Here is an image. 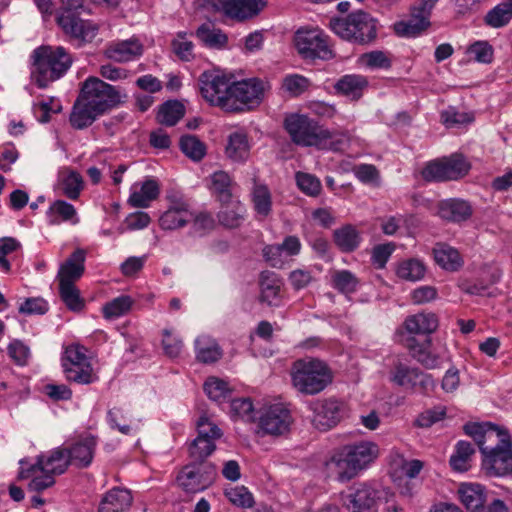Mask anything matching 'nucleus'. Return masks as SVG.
<instances>
[{
  "mask_svg": "<svg viewBox=\"0 0 512 512\" xmlns=\"http://www.w3.org/2000/svg\"><path fill=\"white\" fill-rule=\"evenodd\" d=\"M343 506L349 512H378L381 502L380 492L368 483H355L341 493Z\"/></svg>",
  "mask_w": 512,
  "mask_h": 512,
  "instance_id": "2eb2a0df",
  "label": "nucleus"
},
{
  "mask_svg": "<svg viewBox=\"0 0 512 512\" xmlns=\"http://www.w3.org/2000/svg\"><path fill=\"white\" fill-rule=\"evenodd\" d=\"M79 96L92 106L93 111L104 114L122 102L126 98L120 87L113 86L98 77H88L81 85Z\"/></svg>",
  "mask_w": 512,
  "mask_h": 512,
  "instance_id": "1a4fd4ad",
  "label": "nucleus"
},
{
  "mask_svg": "<svg viewBox=\"0 0 512 512\" xmlns=\"http://www.w3.org/2000/svg\"><path fill=\"white\" fill-rule=\"evenodd\" d=\"M290 376L292 386L303 395H316L333 381V373L327 363L313 357L294 361Z\"/></svg>",
  "mask_w": 512,
  "mask_h": 512,
  "instance_id": "39448f33",
  "label": "nucleus"
},
{
  "mask_svg": "<svg viewBox=\"0 0 512 512\" xmlns=\"http://www.w3.org/2000/svg\"><path fill=\"white\" fill-rule=\"evenodd\" d=\"M217 476L213 464L191 462L177 476L178 485L187 493H197L207 489Z\"/></svg>",
  "mask_w": 512,
  "mask_h": 512,
  "instance_id": "dca6fc26",
  "label": "nucleus"
},
{
  "mask_svg": "<svg viewBox=\"0 0 512 512\" xmlns=\"http://www.w3.org/2000/svg\"><path fill=\"white\" fill-rule=\"evenodd\" d=\"M245 207L239 202H232L231 206L223 208L219 214V222L227 228H237L244 221Z\"/></svg>",
  "mask_w": 512,
  "mask_h": 512,
  "instance_id": "09e8293b",
  "label": "nucleus"
},
{
  "mask_svg": "<svg viewBox=\"0 0 512 512\" xmlns=\"http://www.w3.org/2000/svg\"><path fill=\"white\" fill-rule=\"evenodd\" d=\"M215 11L239 22L252 19L267 6V0H207Z\"/></svg>",
  "mask_w": 512,
  "mask_h": 512,
  "instance_id": "6ab92c4d",
  "label": "nucleus"
},
{
  "mask_svg": "<svg viewBox=\"0 0 512 512\" xmlns=\"http://www.w3.org/2000/svg\"><path fill=\"white\" fill-rule=\"evenodd\" d=\"M252 203L257 215L266 218L272 210V196L266 185L254 184L252 189Z\"/></svg>",
  "mask_w": 512,
  "mask_h": 512,
  "instance_id": "37998d69",
  "label": "nucleus"
},
{
  "mask_svg": "<svg viewBox=\"0 0 512 512\" xmlns=\"http://www.w3.org/2000/svg\"><path fill=\"white\" fill-rule=\"evenodd\" d=\"M309 80L302 75H287L282 82L283 89L291 96L296 97L304 93L309 87Z\"/></svg>",
  "mask_w": 512,
  "mask_h": 512,
  "instance_id": "bf43d9fd",
  "label": "nucleus"
},
{
  "mask_svg": "<svg viewBox=\"0 0 512 512\" xmlns=\"http://www.w3.org/2000/svg\"><path fill=\"white\" fill-rule=\"evenodd\" d=\"M204 391L207 396L217 402H221L231 395V389L224 380L211 377L204 383Z\"/></svg>",
  "mask_w": 512,
  "mask_h": 512,
  "instance_id": "6e6d98bb",
  "label": "nucleus"
},
{
  "mask_svg": "<svg viewBox=\"0 0 512 512\" xmlns=\"http://www.w3.org/2000/svg\"><path fill=\"white\" fill-rule=\"evenodd\" d=\"M233 181L225 171H216L210 176L209 189L213 196L222 204H228L232 199Z\"/></svg>",
  "mask_w": 512,
  "mask_h": 512,
  "instance_id": "473e14b6",
  "label": "nucleus"
},
{
  "mask_svg": "<svg viewBox=\"0 0 512 512\" xmlns=\"http://www.w3.org/2000/svg\"><path fill=\"white\" fill-rule=\"evenodd\" d=\"M8 354L13 361L20 366L27 364L30 357V349L23 342L14 340L8 345Z\"/></svg>",
  "mask_w": 512,
  "mask_h": 512,
  "instance_id": "774afa93",
  "label": "nucleus"
},
{
  "mask_svg": "<svg viewBox=\"0 0 512 512\" xmlns=\"http://www.w3.org/2000/svg\"><path fill=\"white\" fill-rule=\"evenodd\" d=\"M86 253L83 249H76L65 262L60 265L57 279L59 284H75L85 271Z\"/></svg>",
  "mask_w": 512,
  "mask_h": 512,
  "instance_id": "5701e85b",
  "label": "nucleus"
},
{
  "mask_svg": "<svg viewBox=\"0 0 512 512\" xmlns=\"http://www.w3.org/2000/svg\"><path fill=\"white\" fill-rule=\"evenodd\" d=\"M292 418L288 409L275 404L263 411L259 418V428L263 434L282 435L289 430Z\"/></svg>",
  "mask_w": 512,
  "mask_h": 512,
  "instance_id": "412c9836",
  "label": "nucleus"
},
{
  "mask_svg": "<svg viewBox=\"0 0 512 512\" xmlns=\"http://www.w3.org/2000/svg\"><path fill=\"white\" fill-rule=\"evenodd\" d=\"M133 303L134 301L130 296L121 295L103 306V315L106 319L121 317L130 311Z\"/></svg>",
  "mask_w": 512,
  "mask_h": 512,
  "instance_id": "603ef678",
  "label": "nucleus"
},
{
  "mask_svg": "<svg viewBox=\"0 0 512 512\" xmlns=\"http://www.w3.org/2000/svg\"><path fill=\"white\" fill-rule=\"evenodd\" d=\"M49 223L52 225H58L61 222H72L73 224L78 223L77 211L75 207L64 201H54L48 210Z\"/></svg>",
  "mask_w": 512,
  "mask_h": 512,
  "instance_id": "58836bf2",
  "label": "nucleus"
},
{
  "mask_svg": "<svg viewBox=\"0 0 512 512\" xmlns=\"http://www.w3.org/2000/svg\"><path fill=\"white\" fill-rule=\"evenodd\" d=\"M57 23L63 32L80 43L91 42L98 33V26L79 18V10L84 8V0H60Z\"/></svg>",
  "mask_w": 512,
  "mask_h": 512,
  "instance_id": "0eeeda50",
  "label": "nucleus"
},
{
  "mask_svg": "<svg viewBox=\"0 0 512 512\" xmlns=\"http://www.w3.org/2000/svg\"><path fill=\"white\" fill-rule=\"evenodd\" d=\"M195 35L204 45L211 48L224 47L228 41L226 34L210 23H204L199 26Z\"/></svg>",
  "mask_w": 512,
  "mask_h": 512,
  "instance_id": "79ce46f5",
  "label": "nucleus"
},
{
  "mask_svg": "<svg viewBox=\"0 0 512 512\" xmlns=\"http://www.w3.org/2000/svg\"><path fill=\"white\" fill-rule=\"evenodd\" d=\"M181 151L191 160L200 161L206 155V145L194 135H184L180 139Z\"/></svg>",
  "mask_w": 512,
  "mask_h": 512,
  "instance_id": "3c124183",
  "label": "nucleus"
},
{
  "mask_svg": "<svg viewBox=\"0 0 512 512\" xmlns=\"http://www.w3.org/2000/svg\"><path fill=\"white\" fill-rule=\"evenodd\" d=\"M433 254L436 263L445 270L457 271L463 265L459 252L447 244L437 243L433 248Z\"/></svg>",
  "mask_w": 512,
  "mask_h": 512,
  "instance_id": "72a5a7b5",
  "label": "nucleus"
},
{
  "mask_svg": "<svg viewBox=\"0 0 512 512\" xmlns=\"http://www.w3.org/2000/svg\"><path fill=\"white\" fill-rule=\"evenodd\" d=\"M404 327L410 334L429 335L438 328V318L434 313H417L406 318Z\"/></svg>",
  "mask_w": 512,
  "mask_h": 512,
  "instance_id": "7c9ffc66",
  "label": "nucleus"
},
{
  "mask_svg": "<svg viewBox=\"0 0 512 512\" xmlns=\"http://www.w3.org/2000/svg\"><path fill=\"white\" fill-rule=\"evenodd\" d=\"M468 53L481 63H490L493 59V48L486 41H478L470 45Z\"/></svg>",
  "mask_w": 512,
  "mask_h": 512,
  "instance_id": "69168bd1",
  "label": "nucleus"
},
{
  "mask_svg": "<svg viewBox=\"0 0 512 512\" xmlns=\"http://www.w3.org/2000/svg\"><path fill=\"white\" fill-rule=\"evenodd\" d=\"M474 455L475 448L470 442L458 441L455 446V451L449 459V464L456 472H466L471 467Z\"/></svg>",
  "mask_w": 512,
  "mask_h": 512,
  "instance_id": "e433bc0d",
  "label": "nucleus"
},
{
  "mask_svg": "<svg viewBox=\"0 0 512 512\" xmlns=\"http://www.w3.org/2000/svg\"><path fill=\"white\" fill-rule=\"evenodd\" d=\"M97 440L87 435L79 438L69 449H66L70 464L76 467H87L91 464Z\"/></svg>",
  "mask_w": 512,
  "mask_h": 512,
  "instance_id": "b1692460",
  "label": "nucleus"
},
{
  "mask_svg": "<svg viewBox=\"0 0 512 512\" xmlns=\"http://www.w3.org/2000/svg\"><path fill=\"white\" fill-rule=\"evenodd\" d=\"M367 87L368 79L360 74L344 75L334 86L338 94H341L353 101L359 100L363 96Z\"/></svg>",
  "mask_w": 512,
  "mask_h": 512,
  "instance_id": "a878e982",
  "label": "nucleus"
},
{
  "mask_svg": "<svg viewBox=\"0 0 512 512\" xmlns=\"http://www.w3.org/2000/svg\"><path fill=\"white\" fill-rule=\"evenodd\" d=\"M471 168L470 163L461 154H452L449 157L429 162L422 171L427 181L458 180L466 176Z\"/></svg>",
  "mask_w": 512,
  "mask_h": 512,
  "instance_id": "f8f14e48",
  "label": "nucleus"
},
{
  "mask_svg": "<svg viewBox=\"0 0 512 512\" xmlns=\"http://www.w3.org/2000/svg\"><path fill=\"white\" fill-rule=\"evenodd\" d=\"M101 114L93 111L92 106L80 97L76 99L70 114V124L76 129H84L90 126Z\"/></svg>",
  "mask_w": 512,
  "mask_h": 512,
  "instance_id": "f704fd0d",
  "label": "nucleus"
},
{
  "mask_svg": "<svg viewBox=\"0 0 512 512\" xmlns=\"http://www.w3.org/2000/svg\"><path fill=\"white\" fill-rule=\"evenodd\" d=\"M295 47L304 59L331 60L335 57L329 37L320 30H298Z\"/></svg>",
  "mask_w": 512,
  "mask_h": 512,
  "instance_id": "ddd939ff",
  "label": "nucleus"
},
{
  "mask_svg": "<svg viewBox=\"0 0 512 512\" xmlns=\"http://www.w3.org/2000/svg\"><path fill=\"white\" fill-rule=\"evenodd\" d=\"M462 504L472 512L484 509L486 502L485 488L480 484H462L458 491Z\"/></svg>",
  "mask_w": 512,
  "mask_h": 512,
  "instance_id": "2f4dec72",
  "label": "nucleus"
},
{
  "mask_svg": "<svg viewBox=\"0 0 512 512\" xmlns=\"http://www.w3.org/2000/svg\"><path fill=\"white\" fill-rule=\"evenodd\" d=\"M226 496L230 502L239 507L249 508L254 503L252 494L244 486L227 491Z\"/></svg>",
  "mask_w": 512,
  "mask_h": 512,
  "instance_id": "338daca9",
  "label": "nucleus"
},
{
  "mask_svg": "<svg viewBox=\"0 0 512 512\" xmlns=\"http://www.w3.org/2000/svg\"><path fill=\"white\" fill-rule=\"evenodd\" d=\"M184 114V105L177 100H170L160 106L157 121L166 126H174L183 118Z\"/></svg>",
  "mask_w": 512,
  "mask_h": 512,
  "instance_id": "c03bdc74",
  "label": "nucleus"
},
{
  "mask_svg": "<svg viewBox=\"0 0 512 512\" xmlns=\"http://www.w3.org/2000/svg\"><path fill=\"white\" fill-rule=\"evenodd\" d=\"M132 500V495L127 489L113 488L103 496L98 512H126Z\"/></svg>",
  "mask_w": 512,
  "mask_h": 512,
  "instance_id": "cd10ccee",
  "label": "nucleus"
},
{
  "mask_svg": "<svg viewBox=\"0 0 512 512\" xmlns=\"http://www.w3.org/2000/svg\"><path fill=\"white\" fill-rule=\"evenodd\" d=\"M296 181L299 189L310 196H316L321 191L320 181L313 175L307 173H297Z\"/></svg>",
  "mask_w": 512,
  "mask_h": 512,
  "instance_id": "0e129e2a",
  "label": "nucleus"
},
{
  "mask_svg": "<svg viewBox=\"0 0 512 512\" xmlns=\"http://www.w3.org/2000/svg\"><path fill=\"white\" fill-rule=\"evenodd\" d=\"M20 464L19 478H31L28 485L29 490L41 492L54 485L55 476L63 474L70 462L66 448L58 447L39 455L36 463L29 465L27 468L24 460H21Z\"/></svg>",
  "mask_w": 512,
  "mask_h": 512,
  "instance_id": "7ed1b4c3",
  "label": "nucleus"
},
{
  "mask_svg": "<svg viewBox=\"0 0 512 512\" xmlns=\"http://www.w3.org/2000/svg\"><path fill=\"white\" fill-rule=\"evenodd\" d=\"M266 83L258 78L232 82L230 95L225 102V111L243 112L260 105L264 98Z\"/></svg>",
  "mask_w": 512,
  "mask_h": 512,
  "instance_id": "9d476101",
  "label": "nucleus"
},
{
  "mask_svg": "<svg viewBox=\"0 0 512 512\" xmlns=\"http://www.w3.org/2000/svg\"><path fill=\"white\" fill-rule=\"evenodd\" d=\"M446 415V409L442 406L433 407L423 411L415 420V425L421 428L431 427L442 420Z\"/></svg>",
  "mask_w": 512,
  "mask_h": 512,
  "instance_id": "680f3d73",
  "label": "nucleus"
},
{
  "mask_svg": "<svg viewBox=\"0 0 512 512\" xmlns=\"http://www.w3.org/2000/svg\"><path fill=\"white\" fill-rule=\"evenodd\" d=\"M358 285V278L349 270H339L332 274V286L343 294L354 293Z\"/></svg>",
  "mask_w": 512,
  "mask_h": 512,
  "instance_id": "864d4df0",
  "label": "nucleus"
},
{
  "mask_svg": "<svg viewBox=\"0 0 512 512\" xmlns=\"http://www.w3.org/2000/svg\"><path fill=\"white\" fill-rule=\"evenodd\" d=\"M336 246L345 253L353 252L361 243V234L353 225H344L333 232Z\"/></svg>",
  "mask_w": 512,
  "mask_h": 512,
  "instance_id": "c9c22d12",
  "label": "nucleus"
},
{
  "mask_svg": "<svg viewBox=\"0 0 512 512\" xmlns=\"http://www.w3.org/2000/svg\"><path fill=\"white\" fill-rule=\"evenodd\" d=\"M511 19L512 9L504 2H501L486 13L484 23L491 28L497 29L508 25Z\"/></svg>",
  "mask_w": 512,
  "mask_h": 512,
  "instance_id": "8fccbe9b",
  "label": "nucleus"
},
{
  "mask_svg": "<svg viewBox=\"0 0 512 512\" xmlns=\"http://www.w3.org/2000/svg\"><path fill=\"white\" fill-rule=\"evenodd\" d=\"M284 127L293 143L299 146L325 148L327 139L334 135L306 115L291 114L285 118Z\"/></svg>",
  "mask_w": 512,
  "mask_h": 512,
  "instance_id": "6e6552de",
  "label": "nucleus"
},
{
  "mask_svg": "<svg viewBox=\"0 0 512 512\" xmlns=\"http://www.w3.org/2000/svg\"><path fill=\"white\" fill-rule=\"evenodd\" d=\"M159 195V186L155 180H146L140 190H134L129 199L128 203L132 207L145 208L148 207L150 202L155 200Z\"/></svg>",
  "mask_w": 512,
  "mask_h": 512,
  "instance_id": "ea45409f",
  "label": "nucleus"
},
{
  "mask_svg": "<svg viewBox=\"0 0 512 512\" xmlns=\"http://www.w3.org/2000/svg\"><path fill=\"white\" fill-rule=\"evenodd\" d=\"M21 247L19 241L12 237H3L0 238V268L4 272H9L11 270V264L9 260L6 258L7 255L12 252L18 250Z\"/></svg>",
  "mask_w": 512,
  "mask_h": 512,
  "instance_id": "e2e57ef3",
  "label": "nucleus"
},
{
  "mask_svg": "<svg viewBox=\"0 0 512 512\" xmlns=\"http://www.w3.org/2000/svg\"><path fill=\"white\" fill-rule=\"evenodd\" d=\"M438 0H420L411 10V17L408 20L396 22L393 30L400 37H416L421 34L429 25V17L433 7Z\"/></svg>",
  "mask_w": 512,
  "mask_h": 512,
  "instance_id": "aec40b11",
  "label": "nucleus"
},
{
  "mask_svg": "<svg viewBox=\"0 0 512 512\" xmlns=\"http://www.w3.org/2000/svg\"><path fill=\"white\" fill-rule=\"evenodd\" d=\"M432 341L426 338L419 342L415 337H408L405 340V347L410 355L426 369H436L440 367V356L431 350Z\"/></svg>",
  "mask_w": 512,
  "mask_h": 512,
  "instance_id": "4be33fe9",
  "label": "nucleus"
},
{
  "mask_svg": "<svg viewBox=\"0 0 512 512\" xmlns=\"http://www.w3.org/2000/svg\"><path fill=\"white\" fill-rule=\"evenodd\" d=\"M259 301L269 306H278L281 300L282 280L270 271L262 272L259 280Z\"/></svg>",
  "mask_w": 512,
  "mask_h": 512,
  "instance_id": "393cba45",
  "label": "nucleus"
},
{
  "mask_svg": "<svg viewBox=\"0 0 512 512\" xmlns=\"http://www.w3.org/2000/svg\"><path fill=\"white\" fill-rule=\"evenodd\" d=\"M438 215L444 220L461 222L470 218L472 215V207L464 200H444L438 205Z\"/></svg>",
  "mask_w": 512,
  "mask_h": 512,
  "instance_id": "c85d7f7f",
  "label": "nucleus"
},
{
  "mask_svg": "<svg viewBox=\"0 0 512 512\" xmlns=\"http://www.w3.org/2000/svg\"><path fill=\"white\" fill-rule=\"evenodd\" d=\"M33 60L32 77L39 88L61 78L71 67L73 58L62 46L42 45L31 56Z\"/></svg>",
  "mask_w": 512,
  "mask_h": 512,
  "instance_id": "20e7f679",
  "label": "nucleus"
},
{
  "mask_svg": "<svg viewBox=\"0 0 512 512\" xmlns=\"http://www.w3.org/2000/svg\"><path fill=\"white\" fill-rule=\"evenodd\" d=\"M425 265L422 261L411 258L401 261L398 264L396 274L399 278L406 281H418L425 275Z\"/></svg>",
  "mask_w": 512,
  "mask_h": 512,
  "instance_id": "49530a36",
  "label": "nucleus"
},
{
  "mask_svg": "<svg viewBox=\"0 0 512 512\" xmlns=\"http://www.w3.org/2000/svg\"><path fill=\"white\" fill-rule=\"evenodd\" d=\"M463 429L478 445L488 476L512 475V441L506 432L489 422L467 423Z\"/></svg>",
  "mask_w": 512,
  "mask_h": 512,
  "instance_id": "f257e3e1",
  "label": "nucleus"
},
{
  "mask_svg": "<svg viewBox=\"0 0 512 512\" xmlns=\"http://www.w3.org/2000/svg\"><path fill=\"white\" fill-rule=\"evenodd\" d=\"M59 293L62 301L72 311H80L84 302L80 297V291L75 284H59Z\"/></svg>",
  "mask_w": 512,
  "mask_h": 512,
  "instance_id": "4d7b16f0",
  "label": "nucleus"
},
{
  "mask_svg": "<svg viewBox=\"0 0 512 512\" xmlns=\"http://www.w3.org/2000/svg\"><path fill=\"white\" fill-rule=\"evenodd\" d=\"M378 455L377 445L360 441L343 446L326 463L328 470L340 482H347L365 469Z\"/></svg>",
  "mask_w": 512,
  "mask_h": 512,
  "instance_id": "f03ea898",
  "label": "nucleus"
},
{
  "mask_svg": "<svg viewBox=\"0 0 512 512\" xmlns=\"http://www.w3.org/2000/svg\"><path fill=\"white\" fill-rule=\"evenodd\" d=\"M198 438L215 442L222 437L221 429L206 416H201L197 421Z\"/></svg>",
  "mask_w": 512,
  "mask_h": 512,
  "instance_id": "052dcab7",
  "label": "nucleus"
},
{
  "mask_svg": "<svg viewBox=\"0 0 512 512\" xmlns=\"http://www.w3.org/2000/svg\"><path fill=\"white\" fill-rule=\"evenodd\" d=\"M312 423L320 431H328L344 419L348 413L345 402L336 398L319 399L313 402Z\"/></svg>",
  "mask_w": 512,
  "mask_h": 512,
  "instance_id": "f3484780",
  "label": "nucleus"
},
{
  "mask_svg": "<svg viewBox=\"0 0 512 512\" xmlns=\"http://www.w3.org/2000/svg\"><path fill=\"white\" fill-rule=\"evenodd\" d=\"M105 56L116 62H127L142 54V45L133 39L112 42L105 51Z\"/></svg>",
  "mask_w": 512,
  "mask_h": 512,
  "instance_id": "bb28decb",
  "label": "nucleus"
},
{
  "mask_svg": "<svg viewBox=\"0 0 512 512\" xmlns=\"http://www.w3.org/2000/svg\"><path fill=\"white\" fill-rule=\"evenodd\" d=\"M216 444L212 440L198 438L189 445V457L191 462L199 464H210L205 460L215 451Z\"/></svg>",
  "mask_w": 512,
  "mask_h": 512,
  "instance_id": "de8ad7c7",
  "label": "nucleus"
},
{
  "mask_svg": "<svg viewBox=\"0 0 512 512\" xmlns=\"http://www.w3.org/2000/svg\"><path fill=\"white\" fill-rule=\"evenodd\" d=\"M62 366L68 381L87 385L97 380L83 346L67 347L62 359Z\"/></svg>",
  "mask_w": 512,
  "mask_h": 512,
  "instance_id": "4468645a",
  "label": "nucleus"
},
{
  "mask_svg": "<svg viewBox=\"0 0 512 512\" xmlns=\"http://www.w3.org/2000/svg\"><path fill=\"white\" fill-rule=\"evenodd\" d=\"M247 136L243 133H233L226 146V154L233 161H244L249 156Z\"/></svg>",
  "mask_w": 512,
  "mask_h": 512,
  "instance_id": "a18cd8bd",
  "label": "nucleus"
},
{
  "mask_svg": "<svg viewBox=\"0 0 512 512\" xmlns=\"http://www.w3.org/2000/svg\"><path fill=\"white\" fill-rule=\"evenodd\" d=\"M191 217L192 214L184 206L172 207L161 215L159 225L164 230H174L185 226Z\"/></svg>",
  "mask_w": 512,
  "mask_h": 512,
  "instance_id": "a19ab883",
  "label": "nucleus"
},
{
  "mask_svg": "<svg viewBox=\"0 0 512 512\" xmlns=\"http://www.w3.org/2000/svg\"><path fill=\"white\" fill-rule=\"evenodd\" d=\"M360 61L364 66L371 69H388L391 67V60L387 53L380 50L362 54Z\"/></svg>",
  "mask_w": 512,
  "mask_h": 512,
  "instance_id": "13d9d810",
  "label": "nucleus"
},
{
  "mask_svg": "<svg viewBox=\"0 0 512 512\" xmlns=\"http://www.w3.org/2000/svg\"><path fill=\"white\" fill-rule=\"evenodd\" d=\"M199 85L200 92L206 101L225 110L224 104L232 87L229 78L216 71H205L199 77Z\"/></svg>",
  "mask_w": 512,
  "mask_h": 512,
  "instance_id": "a211bd4d",
  "label": "nucleus"
},
{
  "mask_svg": "<svg viewBox=\"0 0 512 512\" xmlns=\"http://www.w3.org/2000/svg\"><path fill=\"white\" fill-rule=\"evenodd\" d=\"M173 53L182 61L194 58V44L187 39V32H178L171 42Z\"/></svg>",
  "mask_w": 512,
  "mask_h": 512,
  "instance_id": "5fc2aeb1",
  "label": "nucleus"
},
{
  "mask_svg": "<svg viewBox=\"0 0 512 512\" xmlns=\"http://www.w3.org/2000/svg\"><path fill=\"white\" fill-rule=\"evenodd\" d=\"M196 358L202 363H214L222 356L217 342L209 336H199L195 341Z\"/></svg>",
  "mask_w": 512,
  "mask_h": 512,
  "instance_id": "4c0bfd02",
  "label": "nucleus"
},
{
  "mask_svg": "<svg viewBox=\"0 0 512 512\" xmlns=\"http://www.w3.org/2000/svg\"><path fill=\"white\" fill-rule=\"evenodd\" d=\"M331 30L341 39L358 45H369L377 39L378 21L369 13L358 10L345 18H332Z\"/></svg>",
  "mask_w": 512,
  "mask_h": 512,
  "instance_id": "423d86ee",
  "label": "nucleus"
},
{
  "mask_svg": "<svg viewBox=\"0 0 512 512\" xmlns=\"http://www.w3.org/2000/svg\"><path fill=\"white\" fill-rule=\"evenodd\" d=\"M57 187L62 195L76 200L84 188V180L77 171L65 169L59 173Z\"/></svg>",
  "mask_w": 512,
  "mask_h": 512,
  "instance_id": "c756f323",
  "label": "nucleus"
},
{
  "mask_svg": "<svg viewBox=\"0 0 512 512\" xmlns=\"http://www.w3.org/2000/svg\"><path fill=\"white\" fill-rule=\"evenodd\" d=\"M389 381L405 390L422 394H428L435 387L431 375L424 373L417 367H411L399 359L393 362L389 371Z\"/></svg>",
  "mask_w": 512,
  "mask_h": 512,
  "instance_id": "9b49d317",
  "label": "nucleus"
}]
</instances>
